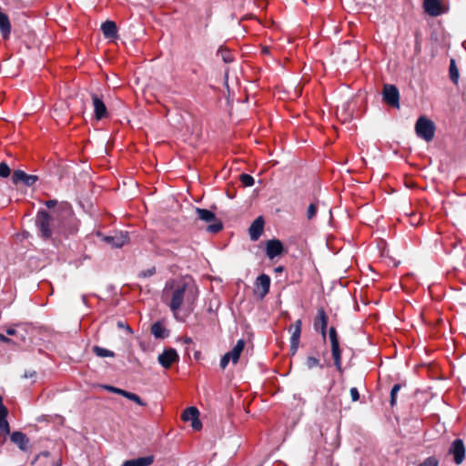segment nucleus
<instances>
[{
	"mask_svg": "<svg viewBox=\"0 0 466 466\" xmlns=\"http://www.w3.org/2000/svg\"><path fill=\"white\" fill-rule=\"evenodd\" d=\"M82 300L84 301V303H86V296H85V295H83V297H82Z\"/></svg>",
	"mask_w": 466,
	"mask_h": 466,
	"instance_id": "603ef678",
	"label": "nucleus"
},
{
	"mask_svg": "<svg viewBox=\"0 0 466 466\" xmlns=\"http://www.w3.org/2000/svg\"><path fill=\"white\" fill-rule=\"evenodd\" d=\"M305 364L309 370H312L316 367H319L320 369H323V367H324L323 364L320 363L319 359L313 357V356L307 357Z\"/></svg>",
	"mask_w": 466,
	"mask_h": 466,
	"instance_id": "c756f323",
	"label": "nucleus"
},
{
	"mask_svg": "<svg viewBox=\"0 0 466 466\" xmlns=\"http://www.w3.org/2000/svg\"><path fill=\"white\" fill-rule=\"evenodd\" d=\"M331 346V355L334 360V365L338 371H342V359H341V350L339 347V342L330 343Z\"/></svg>",
	"mask_w": 466,
	"mask_h": 466,
	"instance_id": "6ab92c4d",
	"label": "nucleus"
},
{
	"mask_svg": "<svg viewBox=\"0 0 466 466\" xmlns=\"http://www.w3.org/2000/svg\"><path fill=\"white\" fill-rule=\"evenodd\" d=\"M302 321L300 319L296 320L289 328V331L291 332L290 337V350L292 354H295L298 350L300 334H301Z\"/></svg>",
	"mask_w": 466,
	"mask_h": 466,
	"instance_id": "6e6552de",
	"label": "nucleus"
},
{
	"mask_svg": "<svg viewBox=\"0 0 466 466\" xmlns=\"http://www.w3.org/2000/svg\"><path fill=\"white\" fill-rule=\"evenodd\" d=\"M153 456L139 457L123 462L122 466H149L153 463Z\"/></svg>",
	"mask_w": 466,
	"mask_h": 466,
	"instance_id": "4be33fe9",
	"label": "nucleus"
},
{
	"mask_svg": "<svg viewBox=\"0 0 466 466\" xmlns=\"http://www.w3.org/2000/svg\"><path fill=\"white\" fill-rule=\"evenodd\" d=\"M329 338L330 343L339 342L337 330H336V329L334 327H330L329 328Z\"/></svg>",
	"mask_w": 466,
	"mask_h": 466,
	"instance_id": "e433bc0d",
	"label": "nucleus"
},
{
	"mask_svg": "<svg viewBox=\"0 0 466 466\" xmlns=\"http://www.w3.org/2000/svg\"><path fill=\"white\" fill-rule=\"evenodd\" d=\"M400 388H401V385L399 383L394 384L393 387L391 388L390 400L391 407H394L397 403V395H398V392L400 391Z\"/></svg>",
	"mask_w": 466,
	"mask_h": 466,
	"instance_id": "473e14b6",
	"label": "nucleus"
},
{
	"mask_svg": "<svg viewBox=\"0 0 466 466\" xmlns=\"http://www.w3.org/2000/svg\"><path fill=\"white\" fill-rule=\"evenodd\" d=\"M11 170L8 165L5 162L0 163V177H8L10 176Z\"/></svg>",
	"mask_w": 466,
	"mask_h": 466,
	"instance_id": "f704fd0d",
	"label": "nucleus"
},
{
	"mask_svg": "<svg viewBox=\"0 0 466 466\" xmlns=\"http://www.w3.org/2000/svg\"><path fill=\"white\" fill-rule=\"evenodd\" d=\"M104 388L106 390H108L109 392H113V393L118 394V395H121L123 397H124V394L126 393L125 390H122V389H119V388H116L114 386L105 385Z\"/></svg>",
	"mask_w": 466,
	"mask_h": 466,
	"instance_id": "4c0bfd02",
	"label": "nucleus"
},
{
	"mask_svg": "<svg viewBox=\"0 0 466 466\" xmlns=\"http://www.w3.org/2000/svg\"><path fill=\"white\" fill-rule=\"evenodd\" d=\"M449 452L453 455L454 462L458 465L461 464L465 458V447L463 441L461 439L453 441Z\"/></svg>",
	"mask_w": 466,
	"mask_h": 466,
	"instance_id": "1a4fd4ad",
	"label": "nucleus"
},
{
	"mask_svg": "<svg viewBox=\"0 0 466 466\" xmlns=\"http://www.w3.org/2000/svg\"><path fill=\"white\" fill-rule=\"evenodd\" d=\"M36 375V372L35 370H28V371H25L24 373V378L25 379H28V378H33V377H35Z\"/></svg>",
	"mask_w": 466,
	"mask_h": 466,
	"instance_id": "a18cd8bd",
	"label": "nucleus"
},
{
	"mask_svg": "<svg viewBox=\"0 0 466 466\" xmlns=\"http://www.w3.org/2000/svg\"><path fill=\"white\" fill-rule=\"evenodd\" d=\"M331 346V355L334 360V365L338 371H342V359H341V350L339 347V342L330 343Z\"/></svg>",
	"mask_w": 466,
	"mask_h": 466,
	"instance_id": "aec40b11",
	"label": "nucleus"
},
{
	"mask_svg": "<svg viewBox=\"0 0 466 466\" xmlns=\"http://www.w3.org/2000/svg\"><path fill=\"white\" fill-rule=\"evenodd\" d=\"M231 360V358L226 353L220 360V368L222 370L226 369V367L228 365L229 361Z\"/></svg>",
	"mask_w": 466,
	"mask_h": 466,
	"instance_id": "ea45409f",
	"label": "nucleus"
},
{
	"mask_svg": "<svg viewBox=\"0 0 466 466\" xmlns=\"http://www.w3.org/2000/svg\"><path fill=\"white\" fill-rule=\"evenodd\" d=\"M269 288L270 278L266 274H261L255 281L254 293L258 299H263L269 292Z\"/></svg>",
	"mask_w": 466,
	"mask_h": 466,
	"instance_id": "423d86ee",
	"label": "nucleus"
},
{
	"mask_svg": "<svg viewBox=\"0 0 466 466\" xmlns=\"http://www.w3.org/2000/svg\"><path fill=\"white\" fill-rule=\"evenodd\" d=\"M6 333H7V335L14 336V335H15L16 330L13 328H9L6 329Z\"/></svg>",
	"mask_w": 466,
	"mask_h": 466,
	"instance_id": "49530a36",
	"label": "nucleus"
},
{
	"mask_svg": "<svg viewBox=\"0 0 466 466\" xmlns=\"http://www.w3.org/2000/svg\"><path fill=\"white\" fill-rule=\"evenodd\" d=\"M264 219L262 217H258L250 225L248 233L250 239L256 241L259 238L264 229Z\"/></svg>",
	"mask_w": 466,
	"mask_h": 466,
	"instance_id": "2eb2a0df",
	"label": "nucleus"
},
{
	"mask_svg": "<svg viewBox=\"0 0 466 466\" xmlns=\"http://www.w3.org/2000/svg\"><path fill=\"white\" fill-rule=\"evenodd\" d=\"M283 270V267L282 266H279L276 268V271L278 272H281Z\"/></svg>",
	"mask_w": 466,
	"mask_h": 466,
	"instance_id": "3c124183",
	"label": "nucleus"
},
{
	"mask_svg": "<svg viewBox=\"0 0 466 466\" xmlns=\"http://www.w3.org/2000/svg\"><path fill=\"white\" fill-rule=\"evenodd\" d=\"M424 11L431 16H439L443 11L440 0H423Z\"/></svg>",
	"mask_w": 466,
	"mask_h": 466,
	"instance_id": "4468645a",
	"label": "nucleus"
},
{
	"mask_svg": "<svg viewBox=\"0 0 466 466\" xmlns=\"http://www.w3.org/2000/svg\"><path fill=\"white\" fill-rule=\"evenodd\" d=\"M263 52H264V53H268V49L267 47H265V48L263 49Z\"/></svg>",
	"mask_w": 466,
	"mask_h": 466,
	"instance_id": "864d4df0",
	"label": "nucleus"
},
{
	"mask_svg": "<svg viewBox=\"0 0 466 466\" xmlns=\"http://www.w3.org/2000/svg\"><path fill=\"white\" fill-rule=\"evenodd\" d=\"M245 347V340L244 339H238L236 343V345L233 347V349L227 352L228 355L231 358V361L236 364L238 363L240 354L243 351Z\"/></svg>",
	"mask_w": 466,
	"mask_h": 466,
	"instance_id": "412c9836",
	"label": "nucleus"
},
{
	"mask_svg": "<svg viewBox=\"0 0 466 466\" xmlns=\"http://www.w3.org/2000/svg\"><path fill=\"white\" fill-rule=\"evenodd\" d=\"M196 214L198 218L208 223H211L208 227V230L211 233H218L223 228V225L220 220L216 218V215L205 208H196Z\"/></svg>",
	"mask_w": 466,
	"mask_h": 466,
	"instance_id": "20e7f679",
	"label": "nucleus"
},
{
	"mask_svg": "<svg viewBox=\"0 0 466 466\" xmlns=\"http://www.w3.org/2000/svg\"><path fill=\"white\" fill-rule=\"evenodd\" d=\"M329 317L323 308H320L317 311V315L314 319L313 327L316 331H319L322 338L325 339L327 335Z\"/></svg>",
	"mask_w": 466,
	"mask_h": 466,
	"instance_id": "0eeeda50",
	"label": "nucleus"
},
{
	"mask_svg": "<svg viewBox=\"0 0 466 466\" xmlns=\"http://www.w3.org/2000/svg\"><path fill=\"white\" fill-rule=\"evenodd\" d=\"M92 103L94 106L95 117L96 120H101L107 116V109L102 99V96L93 93L91 95Z\"/></svg>",
	"mask_w": 466,
	"mask_h": 466,
	"instance_id": "9b49d317",
	"label": "nucleus"
},
{
	"mask_svg": "<svg viewBox=\"0 0 466 466\" xmlns=\"http://www.w3.org/2000/svg\"><path fill=\"white\" fill-rule=\"evenodd\" d=\"M93 352L100 358L114 357L115 353L112 350L102 348L100 346H94L92 349Z\"/></svg>",
	"mask_w": 466,
	"mask_h": 466,
	"instance_id": "c85d7f7f",
	"label": "nucleus"
},
{
	"mask_svg": "<svg viewBox=\"0 0 466 466\" xmlns=\"http://www.w3.org/2000/svg\"><path fill=\"white\" fill-rule=\"evenodd\" d=\"M350 396L353 401H357L360 399V393L357 388L353 387L350 389Z\"/></svg>",
	"mask_w": 466,
	"mask_h": 466,
	"instance_id": "37998d69",
	"label": "nucleus"
},
{
	"mask_svg": "<svg viewBox=\"0 0 466 466\" xmlns=\"http://www.w3.org/2000/svg\"><path fill=\"white\" fill-rule=\"evenodd\" d=\"M3 409L4 410H8L7 408L4 405L3 403V399L2 397L0 396V409Z\"/></svg>",
	"mask_w": 466,
	"mask_h": 466,
	"instance_id": "8fccbe9b",
	"label": "nucleus"
},
{
	"mask_svg": "<svg viewBox=\"0 0 466 466\" xmlns=\"http://www.w3.org/2000/svg\"><path fill=\"white\" fill-rule=\"evenodd\" d=\"M239 181L244 187H252L255 183L254 177L245 173L239 176Z\"/></svg>",
	"mask_w": 466,
	"mask_h": 466,
	"instance_id": "72a5a7b5",
	"label": "nucleus"
},
{
	"mask_svg": "<svg viewBox=\"0 0 466 466\" xmlns=\"http://www.w3.org/2000/svg\"><path fill=\"white\" fill-rule=\"evenodd\" d=\"M318 208H319V202L316 201V202H312L309 205L308 208H307V218L309 220H312L317 212H318Z\"/></svg>",
	"mask_w": 466,
	"mask_h": 466,
	"instance_id": "7c9ffc66",
	"label": "nucleus"
},
{
	"mask_svg": "<svg viewBox=\"0 0 466 466\" xmlns=\"http://www.w3.org/2000/svg\"><path fill=\"white\" fill-rule=\"evenodd\" d=\"M183 341H184V343H186V344H191V343L193 342L192 339H191V338H189V337H185V338L183 339Z\"/></svg>",
	"mask_w": 466,
	"mask_h": 466,
	"instance_id": "09e8293b",
	"label": "nucleus"
},
{
	"mask_svg": "<svg viewBox=\"0 0 466 466\" xmlns=\"http://www.w3.org/2000/svg\"><path fill=\"white\" fill-rule=\"evenodd\" d=\"M116 326L119 328V329H124L128 334H132L133 333V330L132 329L129 327L128 324L123 322V321H117L116 323Z\"/></svg>",
	"mask_w": 466,
	"mask_h": 466,
	"instance_id": "a19ab883",
	"label": "nucleus"
},
{
	"mask_svg": "<svg viewBox=\"0 0 466 466\" xmlns=\"http://www.w3.org/2000/svg\"><path fill=\"white\" fill-rule=\"evenodd\" d=\"M155 273H156V268H155V267H152L150 268L141 271L138 276L141 278H148V277L153 276Z\"/></svg>",
	"mask_w": 466,
	"mask_h": 466,
	"instance_id": "58836bf2",
	"label": "nucleus"
},
{
	"mask_svg": "<svg viewBox=\"0 0 466 466\" xmlns=\"http://www.w3.org/2000/svg\"><path fill=\"white\" fill-rule=\"evenodd\" d=\"M191 427L195 430V431H199L201 430L202 428V423L201 421L199 420V418L197 417L196 420H192L191 421Z\"/></svg>",
	"mask_w": 466,
	"mask_h": 466,
	"instance_id": "79ce46f5",
	"label": "nucleus"
},
{
	"mask_svg": "<svg viewBox=\"0 0 466 466\" xmlns=\"http://www.w3.org/2000/svg\"><path fill=\"white\" fill-rule=\"evenodd\" d=\"M198 286L192 280L172 279L166 283L163 289V300L169 307L177 319L178 310L182 306L188 311L194 309L198 298Z\"/></svg>",
	"mask_w": 466,
	"mask_h": 466,
	"instance_id": "f257e3e1",
	"label": "nucleus"
},
{
	"mask_svg": "<svg viewBox=\"0 0 466 466\" xmlns=\"http://www.w3.org/2000/svg\"><path fill=\"white\" fill-rule=\"evenodd\" d=\"M101 31L106 38H115L117 35V27L115 22L107 20L101 25Z\"/></svg>",
	"mask_w": 466,
	"mask_h": 466,
	"instance_id": "a211bd4d",
	"label": "nucleus"
},
{
	"mask_svg": "<svg viewBox=\"0 0 466 466\" xmlns=\"http://www.w3.org/2000/svg\"><path fill=\"white\" fill-rule=\"evenodd\" d=\"M218 56H220L221 59L226 64H229L234 61V56L228 48L219 47L218 50Z\"/></svg>",
	"mask_w": 466,
	"mask_h": 466,
	"instance_id": "cd10ccee",
	"label": "nucleus"
},
{
	"mask_svg": "<svg viewBox=\"0 0 466 466\" xmlns=\"http://www.w3.org/2000/svg\"><path fill=\"white\" fill-rule=\"evenodd\" d=\"M197 417H199V411L198 408L193 406L187 408L181 415V419L184 421H192L196 420Z\"/></svg>",
	"mask_w": 466,
	"mask_h": 466,
	"instance_id": "a878e982",
	"label": "nucleus"
},
{
	"mask_svg": "<svg viewBox=\"0 0 466 466\" xmlns=\"http://www.w3.org/2000/svg\"><path fill=\"white\" fill-rule=\"evenodd\" d=\"M157 360L163 368L168 369L174 362L178 361V355L175 349L170 348L159 354Z\"/></svg>",
	"mask_w": 466,
	"mask_h": 466,
	"instance_id": "9d476101",
	"label": "nucleus"
},
{
	"mask_svg": "<svg viewBox=\"0 0 466 466\" xmlns=\"http://www.w3.org/2000/svg\"><path fill=\"white\" fill-rule=\"evenodd\" d=\"M0 31L3 38H8L11 33V24L7 15L0 11Z\"/></svg>",
	"mask_w": 466,
	"mask_h": 466,
	"instance_id": "5701e85b",
	"label": "nucleus"
},
{
	"mask_svg": "<svg viewBox=\"0 0 466 466\" xmlns=\"http://www.w3.org/2000/svg\"><path fill=\"white\" fill-rule=\"evenodd\" d=\"M11 441L15 443L21 451H26L28 449L29 439L21 431H14L11 436Z\"/></svg>",
	"mask_w": 466,
	"mask_h": 466,
	"instance_id": "f3484780",
	"label": "nucleus"
},
{
	"mask_svg": "<svg viewBox=\"0 0 466 466\" xmlns=\"http://www.w3.org/2000/svg\"><path fill=\"white\" fill-rule=\"evenodd\" d=\"M124 397L136 402L139 406H146L147 403L136 393L126 390Z\"/></svg>",
	"mask_w": 466,
	"mask_h": 466,
	"instance_id": "2f4dec72",
	"label": "nucleus"
},
{
	"mask_svg": "<svg viewBox=\"0 0 466 466\" xmlns=\"http://www.w3.org/2000/svg\"><path fill=\"white\" fill-rule=\"evenodd\" d=\"M45 205L47 208L52 209L56 208L57 205V201L56 199H50L45 202Z\"/></svg>",
	"mask_w": 466,
	"mask_h": 466,
	"instance_id": "c03bdc74",
	"label": "nucleus"
},
{
	"mask_svg": "<svg viewBox=\"0 0 466 466\" xmlns=\"http://www.w3.org/2000/svg\"><path fill=\"white\" fill-rule=\"evenodd\" d=\"M151 333L157 339H165L169 334L168 330L165 328L164 324L160 321H157L151 326Z\"/></svg>",
	"mask_w": 466,
	"mask_h": 466,
	"instance_id": "b1692460",
	"label": "nucleus"
},
{
	"mask_svg": "<svg viewBox=\"0 0 466 466\" xmlns=\"http://www.w3.org/2000/svg\"><path fill=\"white\" fill-rule=\"evenodd\" d=\"M12 182L14 184H18L22 182L25 186L31 187L33 186L38 179V177L35 175H28L23 170H15L12 175Z\"/></svg>",
	"mask_w": 466,
	"mask_h": 466,
	"instance_id": "ddd939ff",
	"label": "nucleus"
},
{
	"mask_svg": "<svg viewBox=\"0 0 466 466\" xmlns=\"http://www.w3.org/2000/svg\"><path fill=\"white\" fill-rule=\"evenodd\" d=\"M449 76L452 83H454L455 85L458 84L459 77H460L459 69L456 66L455 59H453V58H451L450 61Z\"/></svg>",
	"mask_w": 466,
	"mask_h": 466,
	"instance_id": "bb28decb",
	"label": "nucleus"
},
{
	"mask_svg": "<svg viewBox=\"0 0 466 466\" xmlns=\"http://www.w3.org/2000/svg\"><path fill=\"white\" fill-rule=\"evenodd\" d=\"M104 240L110 244L113 248H122L126 243L128 242L129 238L127 232H120L115 236L105 237Z\"/></svg>",
	"mask_w": 466,
	"mask_h": 466,
	"instance_id": "dca6fc26",
	"label": "nucleus"
},
{
	"mask_svg": "<svg viewBox=\"0 0 466 466\" xmlns=\"http://www.w3.org/2000/svg\"><path fill=\"white\" fill-rule=\"evenodd\" d=\"M284 251V246L279 239H270L266 243V255L269 259L281 255Z\"/></svg>",
	"mask_w": 466,
	"mask_h": 466,
	"instance_id": "f8f14e48",
	"label": "nucleus"
},
{
	"mask_svg": "<svg viewBox=\"0 0 466 466\" xmlns=\"http://www.w3.org/2000/svg\"><path fill=\"white\" fill-rule=\"evenodd\" d=\"M438 460L435 457L431 456L426 458L421 463L419 464V466H438Z\"/></svg>",
	"mask_w": 466,
	"mask_h": 466,
	"instance_id": "c9c22d12",
	"label": "nucleus"
},
{
	"mask_svg": "<svg viewBox=\"0 0 466 466\" xmlns=\"http://www.w3.org/2000/svg\"><path fill=\"white\" fill-rule=\"evenodd\" d=\"M8 410L0 409V434L8 435L10 433V426L6 420Z\"/></svg>",
	"mask_w": 466,
	"mask_h": 466,
	"instance_id": "393cba45",
	"label": "nucleus"
},
{
	"mask_svg": "<svg viewBox=\"0 0 466 466\" xmlns=\"http://www.w3.org/2000/svg\"><path fill=\"white\" fill-rule=\"evenodd\" d=\"M415 131L420 138L430 142L433 139L435 134L434 123L424 116H420L415 124Z\"/></svg>",
	"mask_w": 466,
	"mask_h": 466,
	"instance_id": "7ed1b4c3",
	"label": "nucleus"
},
{
	"mask_svg": "<svg viewBox=\"0 0 466 466\" xmlns=\"http://www.w3.org/2000/svg\"><path fill=\"white\" fill-rule=\"evenodd\" d=\"M35 226L39 236L45 240L65 233L62 228L61 217L56 210L48 213L45 209H40L35 217Z\"/></svg>",
	"mask_w": 466,
	"mask_h": 466,
	"instance_id": "f03ea898",
	"label": "nucleus"
},
{
	"mask_svg": "<svg viewBox=\"0 0 466 466\" xmlns=\"http://www.w3.org/2000/svg\"><path fill=\"white\" fill-rule=\"evenodd\" d=\"M382 95L386 104L396 108L400 107V92L395 86L389 84L384 85Z\"/></svg>",
	"mask_w": 466,
	"mask_h": 466,
	"instance_id": "39448f33",
	"label": "nucleus"
},
{
	"mask_svg": "<svg viewBox=\"0 0 466 466\" xmlns=\"http://www.w3.org/2000/svg\"><path fill=\"white\" fill-rule=\"evenodd\" d=\"M0 341H3V342H9V341H10V339H9L7 337H5L4 334H1V333H0Z\"/></svg>",
	"mask_w": 466,
	"mask_h": 466,
	"instance_id": "de8ad7c7",
	"label": "nucleus"
}]
</instances>
